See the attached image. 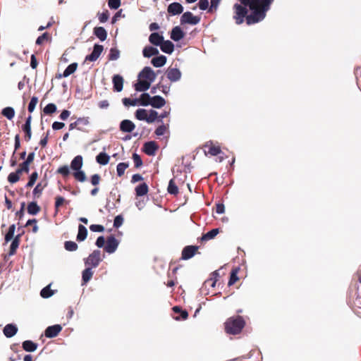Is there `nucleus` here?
Listing matches in <instances>:
<instances>
[{
	"mask_svg": "<svg viewBox=\"0 0 361 361\" xmlns=\"http://www.w3.org/2000/svg\"><path fill=\"white\" fill-rule=\"evenodd\" d=\"M242 4L249 6L252 11L247 18V24L251 25L262 20L274 0H239Z\"/></svg>",
	"mask_w": 361,
	"mask_h": 361,
	"instance_id": "f257e3e1",
	"label": "nucleus"
},
{
	"mask_svg": "<svg viewBox=\"0 0 361 361\" xmlns=\"http://www.w3.org/2000/svg\"><path fill=\"white\" fill-rule=\"evenodd\" d=\"M245 326V321L241 316L231 317L224 323V329L226 334L237 335L241 333Z\"/></svg>",
	"mask_w": 361,
	"mask_h": 361,
	"instance_id": "f03ea898",
	"label": "nucleus"
},
{
	"mask_svg": "<svg viewBox=\"0 0 361 361\" xmlns=\"http://www.w3.org/2000/svg\"><path fill=\"white\" fill-rule=\"evenodd\" d=\"M247 6H245L240 3L235 4L233 5V19L235 21V23L238 25H240L244 22L245 18L247 20V18L250 16L247 15L248 10L247 8Z\"/></svg>",
	"mask_w": 361,
	"mask_h": 361,
	"instance_id": "7ed1b4c3",
	"label": "nucleus"
},
{
	"mask_svg": "<svg viewBox=\"0 0 361 361\" xmlns=\"http://www.w3.org/2000/svg\"><path fill=\"white\" fill-rule=\"evenodd\" d=\"M102 261L100 250H94L85 261L87 267L96 268Z\"/></svg>",
	"mask_w": 361,
	"mask_h": 361,
	"instance_id": "20e7f679",
	"label": "nucleus"
},
{
	"mask_svg": "<svg viewBox=\"0 0 361 361\" xmlns=\"http://www.w3.org/2000/svg\"><path fill=\"white\" fill-rule=\"evenodd\" d=\"M200 20V17L194 16L190 11L185 12L180 18V23L182 25L183 24L197 25L199 23Z\"/></svg>",
	"mask_w": 361,
	"mask_h": 361,
	"instance_id": "39448f33",
	"label": "nucleus"
},
{
	"mask_svg": "<svg viewBox=\"0 0 361 361\" xmlns=\"http://www.w3.org/2000/svg\"><path fill=\"white\" fill-rule=\"evenodd\" d=\"M138 77L152 83L156 78V74L150 67L146 66L139 73Z\"/></svg>",
	"mask_w": 361,
	"mask_h": 361,
	"instance_id": "423d86ee",
	"label": "nucleus"
},
{
	"mask_svg": "<svg viewBox=\"0 0 361 361\" xmlns=\"http://www.w3.org/2000/svg\"><path fill=\"white\" fill-rule=\"evenodd\" d=\"M118 244V240L114 235H110L107 238L104 250L109 254L114 253L116 250Z\"/></svg>",
	"mask_w": 361,
	"mask_h": 361,
	"instance_id": "0eeeda50",
	"label": "nucleus"
},
{
	"mask_svg": "<svg viewBox=\"0 0 361 361\" xmlns=\"http://www.w3.org/2000/svg\"><path fill=\"white\" fill-rule=\"evenodd\" d=\"M199 247L196 245L185 246L182 251L181 258L184 260H188L192 258L198 250Z\"/></svg>",
	"mask_w": 361,
	"mask_h": 361,
	"instance_id": "6e6552de",
	"label": "nucleus"
},
{
	"mask_svg": "<svg viewBox=\"0 0 361 361\" xmlns=\"http://www.w3.org/2000/svg\"><path fill=\"white\" fill-rule=\"evenodd\" d=\"M158 149L159 146L154 141L147 142L143 145V152L149 156L155 155Z\"/></svg>",
	"mask_w": 361,
	"mask_h": 361,
	"instance_id": "1a4fd4ad",
	"label": "nucleus"
},
{
	"mask_svg": "<svg viewBox=\"0 0 361 361\" xmlns=\"http://www.w3.org/2000/svg\"><path fill=\"white\" fill-rule=\"evenodd\" d=\"M103 49L104 47L102 45L94 44L92 52L90 54L86 56L85 61H95L96 60H97V59L99 57L102 52L103 51Z\"/></svg>",
	"mask_w": 361,
	"mask_h": 361,
	"instance_id": "9d476101",
	"label": "nucleus"
},
{
	"mask_svg": "<svg viewBox=\"0 0 361 361\" xmlns=\"http://www.w3.org/2000/svg\"><path fill=\"white\" fill-rule=\"evenodd\" d=\"M31 121L32 116L30 115L26 118L25 123L22 126V130L25 133V140L26 142H29L32 137Z\"/></svg>",
	"mask_w": 361,
	"mask_h": 361,
	"instance_id": "9b49d317",
	"label": "nucleus"
},
{
	"mask_svg": "<svg viewBox=\"0 0 361 361\" xmlns=\"http://www.w3.org/2000/svg\"><path fill=\"white\" fill-rule=\"evenodd\" d=\"M166 75L168 79L171 82H176L179 80L181 77L180 71L176 68H169L166 71Z\"/></svg>",
	"mask_w": 361,
	"mask_h": 361,
	"instance_id": "f8f14e48",
	"label": "nucleus"
},
{
	"mask_svg": "<svg viewBox=\"0 0 361 361\" xmlns=\"http://www.w3.org/2000/svg\"><path fill=\"white\" fill-rule=\"evenodd\" d=\"M62 330V327L59 324L48 326L44 332V335L47 338L56 337Z\"/></svg>",
	"mask_w": 361,
	"mask_h": 361,
	"instance_id": "ddd939ff",
	"label": "nucleus"
},
{
	"mask_svg": "<svg viewBox=\"0 0 361 361\" xmlns=\"http://www.w3.org/2000/svg\"><path fill=\"white\" fill-rule=\"evenodd\" d=\"M167 11L173 16L179 15L183 13V7L180 3L173 2L169 5Z\"/></svg>",
	"mask_w": 361,
	"mask_h": 361,
	"instance_id": "4468645a",
	"label": "nucleus"
},
{
	"mask_svg": "<svg viewBox=\"0 0 361 361\" xmlns=\"http://www.w3.org/2000/svg\"><path fill=\"white\" fill-rule=\"evenodd\" d=\"M135 128V125L130 120L126 119L121 122L120 130L124 133H131Z\"/></svg>",
	"mask_w": 361,
	"mask_h": 361,
	"instance_id": "2eb2a0df",
	"label": "nucleus"
},
{
	"mask_svg": "<svg viewBox=\"0 0 361 361\" xmlns=\"http://www.w3.org/2000/svg\"><path fill=\"white\" fill-rule=\"evenodd\" d=\"M114 90L116 92H121L123 87V78L120 75H115L112 78Z\"/></svg>",
	"mask_w": 361,
	"mask_h": 361,
	"instance_id": "dca6fc26",
	"label": "nucleus"
},
{
	"mask_svg": "<svg viewBox=\"0 0 361 361\" xmlns=\"http://www.w3.org/2000/svg\"><path fill=\"white\" fill-rule=\"evenodd\" d=\"M17 331H18L17 326L13 324H8L6 325L3 330L4 334L7 338L13 337V336H15L16 334Z\"/></svg>",
	"mask_w": 361,
	"mask_h": 361,
	"instance_id": "f3484780",
	"label": "nucleus"
},
{
	"mask_svg": "<svg viewBox=\"0 0 361 361\" xmlns=\"http://www.w3.org/2000/svg\"><path fill=\"white\" fill-rule=\"evenodd\" d=\"M184 35L185 34L181 28L179 26H176L171 30V38L173 40L178 42L183 38Z\"/></svg>",
	"mask_w": 361,
	"mask_h": 361,
	"instance_id": "a211bd4d",
	"label": "nucleus"
},
{
	"mask_svg": "<svg viewBox=\"0 0 361 361\" xmlns=\"http://www.w3.org/2000/svg\"><path fill=\"white\" fill-rule=\"evenodd\" d=\"M150 82H147V80H145L143 79H140L135 84L134 87L137 92H145L150 87Z\"/></svg>",
	"mask_w": 361,
	"mask_h": 361,
	"instance_id": "6ab92c4d",
	"label": "nucleus"
},
{
	"mask_svg": "<svg viewBox=\"0 0 361 361\" xmlns=\"http://www.w3.org/2000/svg\"><path fill=\"white\" fill-rule=\"evenodd\" d=\"M78 68V63H73L70 64L63 71V74H59L56 75L57 78H67L70 75L75 73V71L77 70Z\"/></svg>",
	"mask_w": 361,
	"mask_h": 361,
	"instance_id": "aec40b11",
	"label": "nucleus"
},
{
	"mask_svg": "<svg viewBox=\"0 0 361 361\" xmlns=\"http://www.w3.org/2000/svg\"><path fill=\"white\" fill-rule=\"evenodd\" d=\"M160 48L163 52L171 54L174 50V45L169 40H163V42L160 44Z\"/></svg>",
	"mask_w": 361,
	"mask_h": 361,
	"instance_id": "412c9836",
	"label": "nucleus"
},
{
	"mask_svg": "<svg viewBox=\"0 0 361 361\" xmlns=\"http://www.w3.org/2000/svg\"><path fill=\"white\" fill-rule=\"evenodd\" d=\"M93 33L102 42L106 40L107 37V32L103 27H95L93 30Z\"/></svg>",
	"mask_w": 361,
	"mask_h": 361,
	"instance_id": "4be33fe9",
	"label": "nucleus"
},
{
	"mask_svg": "<svg viewBox=\"0 0 361 361\" xmlns=\"http://www.w3.org/2000/svg\"><path fill=\"white\" fill-rule=\"evenodd\" d=\"M204 148L207 149L205 150V154H209L212 156H216L221 152V149L219 146H216L211 143L210 145H205Z\"/></svg>",
	"mask_w": 361,
	"mask_h": 361,
	"instance_id": "5701e85b",
	"label": "nucleus"
},
{
	"mask_svg": "<svg viewBox=\"0 0 361 361\" xmlns=\"http://www.w3.org/2000/svg\"><path fill=\"white\" fill-rule=\"evenodd\" d=\"M166 104L165 99L161 96H154L152 98L151 106L154 108H161Z\"/></svg>",
	"mask_w": 361,
	"mask_h": 361,
	"instance_id": "b1692460",
	"label": "nucleus"
},
{
	"mask_svg": "<svg viewBox=\"0 0 361 361\" xmlns=\"http://www.w3.org/2000/svg\"><path fill=\"white\" fill-rule=\"evenodd\" d=\"M163 40V36L157 32L152 33L149 37V42L155 46H160Z\"/></svg>",
	"mask_w": 361,
	"mask_h": 361,
	"instance_id": "393cba45",
	"label": "nucleus"
},
{
	"mask_svg": "<svg viewBox=\"0 0 361 361\" xmlns=\"http://www.w3.org/2000/svg\"><path fill=\"white\" fill-rule=\"evenodd\" d=\"M82 166V157L80 155H78L74 157V159L71 161V168L73 171H78Z\"/></svg>",
	"mask_w": 361,
	"mask_h": 361,
	"instance_id": "a878e982",
	"label": "nucleus"
},
{
	"mask_svg": "<svg viewBox=\"0 0 361 361\" xmlns=\"http://www.w3.org/2000/svg\"><path fill=\"white\" fill-rule=\"evenodd\" d=\"M219 277V271L216 270L213 271L210 274L209 279L205 281L204 285L205 286H210L211 287L214 288L216 286V283L218 281V278Z\"/></svg>",
	"mask_w": 361,
	"mask_h": 361,
	"instance_id": "bb28decb",
	"label": "nucleus"
},
{
	"mask_svg": "<svg viewBox=\"0 0 361 361\" xmlns=\"http://www.w3.org/2000/svg\"><path fill=\"white\" fill-rule=\"evenodd\" d=\"M20 237L21 234H18L14 237L10 246L9 255H13L16 254V250L18 249L20 244Z\"/></svg>",
	"mask_w": 361,
	"mask_h": 361,
	"instance_id": "cd10ccee",
	"label": "nucleus"
},
{
	"mask_svg": "<svg viewBox=\"0 0 361 361\" xmlns=\"http://www.w3.org/2000/svg\"><path fill=\"white\" fill-rule=\"evenodd\" d=\"M93 271L92 270L91 267H87L85 269L82 271V285L86 284L87 282H89L93 276Z\"/></svg>",
	"mask_w": 361,
	"mask_h": 361,
	"instance_id": "c85d7f7f",
	"label": "nucleus"
},
{
	"mask_svg": "<svg viewBox=\"0 0 361 361\" xmlns=\"http://www.w3.org/2000/svg\"><path fill=\"white\" fill-rule=\"evenodd\" d=\"M219 233V228L212 229L211 231H208L207 233L203 234L200 240H201V241H207V240H212V239L214 238Z\"/></svg>",
	"mask_w": 361,
	"mask_h": 361,
	"instance_id": "c756f323",
	"label": "nucleus"
},
{
	"mask_svg": "<svg viewBox=\"0 0 361 361\" xmlns=\"http://www.w3.org/2000/svg\"><path fill=\"white\" fill-rule=\"evenodd\" d=\"M166 62V57L164 55H161L154 57L152 59V64L157 68L163 66Z\"/></svg>",
	"mask_w": 361,
	"mask_h": 361,
	"instance_id": "7c9ffc66",
	"label": "nucleus"
},
{
	"mask_svg": "<svg viewBox=\"0 0 361 361\" xmlns=\"http://www.w3.org/2000/svg\"><path fill=\"white\" fill-rule=\"evenodd\" d=\"M142 54L145 57L149 58L154 55H157L159 50L155 47L147 46L144 48Z\"/></svg>",
	"mask_w": 361,
	"mask_h": 361,
	"instance_id": "2f4dec72",
	"label": "nucleus"
},
{
	"mask_svg": "<svg viewBox=\"0 0 361 361\" xmlns=\"http://www.w3.org/2000/svg\"><path fill=\"white\" fill-rule=\"evenodd\" d=\"M149 188L147 183H143L135 188V194L137 196H143L147 194Z\"/></svg>",
	"mask_w": 361,
	"mask_h": 361,
	"instance_id": "473e14b6",
	"label": "nucleus"
},
{
	"mask_svg": "<svg viewBox=\"0 0 361 361\" xmlns=\"http://www.w3.org/2000/svg\"><path fill=\"white\" fill-rule=\"evenodd\" d=\"M152 98V97H150V95L148 93H142L140 95V98L137 99L139 100L138 104L145 106L150 105Z\"/></svg>",
	"mask_w": 361,
	"mask_h": 361,
	"instance_id": "72a5a7b5",
	"label": "nucleus"
},
{
	"mask_svg": "<svg viewBox=\"0 0 361 361\" xmlns=\"http://www.w3.org/2000/svg\"><path fill=\"white\" fill-rule=\"evenodd\" d=\"M37 344L32 341L27 340L23 343V348L27 352H34L37 350Z\"/></svg>",
	"mask_w": 361,
	"mask_h": 361,
	"instance_id": "f704fd0d",
	"label": "nucleus"
},
{
	"mask_svg": "<svg viewBox=\"0 0 361 361\" xmlns=\"http://www.w3.org/2000/svg\"><path fill=\"white\" fill-rule=\"evenodd\" d=\"M87 235V228L82 224L78 226V233L77 235V240L78 241H83L86 239Z\"/></svg>",
	"mask_w": 361,
	"mask_h": 361,
	"instance_id": "c9c22d12",
	"label": "nucleus"
},
{
	"mask_svg": "<svg viewBox=\"0 0 361 361\" xmlns=\"http://www.w3.org/2000/svg\"><path fill=\"white\" fill-rule=\"evenodd\" d=\"M110 159V157L105 152H100L96 157V161L101 165H106Z\"/></svg>",
	"mask_w": 361,
	"mask_h": 361,
	"instance_id": "e433bc0d",
	"label": "nucleus"
},
{
	"mask_svg": "<svg viewBox=\"0 0 361 361\" xmlns=\"http://www.w3.org/2000/svg\"><path fill=\"white\" fill-rule=\"evenodd\" d=\"M173 311L175 312V313H180V316L179 317H176L175 319L176 320H179L180 319H186L188 317V313L187 311L185 310H183L181 309L180 307L179 306H174L173 308Z\"/></svg>",
	"mask_w": 361,
	"mask_h": 361,
	"instance_id": "4c0bfd02",
	"label": "nucleus"
},
{
	"mask_svg": "<svg viewBox=\"0 0 361 361\" xmlns=\"http://www.w3.org/2000/svg\"><path fill=\"white\" fill-rule=\"evenodd\" d=\"M167 191L171 195H177L178 194V192H179L178 188L176 185L173 179L170 180V181L169 183Z\"/></svg>",
	"mask_w": 361,
	"mask_h": 361,
	"instance_id": "58836bf2",
	"label": "nucleus"
},
{
	"mask_svg": "<svg viewBox=\"0 0 361 361\" xmlns=\"http://www.w3.org/2000/svg\"><path fill=\"white\" fill-rule=\"evenodd\" d=\"M27 209V212L32 215H35L40 211L39 206H38L37 202H32L29 203Z\"/></svg>",
	"mask_w": 361,
	"mask_h": 361,
	"instance_id": "ea45409f",
	"label": "nucleus"
},
{
	"mask_svg": "<svg viewBox=\"0 0 361 361\" xmlns=\"http://www.w3.org/2000/svg\"><path fill=\"white\" fill-rule=\"evenodd\" d=\"M1 114L8 120H11L15 116V111L12 107H5L2 109Z\"/></svg>",
	"mask_w": 361,
	"mask_h": 361,
	"instance_id": "a19ab883",
	"label": "nucleus"
},
{
	"mask_svg": "<svg viewBox=\"0 0 361 361\" xmlns=\"http://www.w3.org/2000/svg\"><path fill=\"white\" fill-rule=\"evenodd\" d=\"M135 117L137 120L145 121L147 119V112L146 109H139L135 111Z\"/></svg>",
	"mask_w": 361,
	"mask_h": 361,
	"instance_id": "79ce46f5",
	"label": "nucleus"
},
{
	"mask_svg": "<svg viewBox=\"0 0 361 361\" xmlns=\"http://www.w3.org/2000/svg\"><path fill=\"white\" fill-rule=\"evenodd\" d=\"M64 203H68V201H66L64 197L61 196H56L55 197V212L56 213H58L59 211V208L64 204Z\"/></svg>",
	"mask_w": 361,
	"mask_h": 361,
	"instance_id": "37998d69",
	"label": "nucleus"
},
{
	"mask_svg": "<svg viewBox=\"0 0 361 361\" xmlns=\"http://www.w3.org/2000/svg\"><path fill=\"white\" fill-rule=\"evenodd\" d=\"M128 166H129L128 163H126V162L119 163L116 166V172H117L118 176H119V177L122 176L124 174L126 169Z\"/></svg>",
	"mask_w": 361,
	"mask_h": 361,
	"instance_id": "c03bdc74",
	"label": "nucleus"
},
{
	"mask_svg": "<svg viewBox=\"0 0 361 361\" xmlns=\"http://www.w3.org/2000/svg\"><path fill=\"white\" fill-rule=\"evenodd\" d=\"M46 185H47L46 183L44 185H42V183H37V185L35 186V188H34V190L32 191L34 196L35 197L39 198L41 196L42 191L44 189V188L46 187Z\"/></svg>",
	"mask_w": 361,
	"mask_h": 361,
	"instance_id": "a18cd8bd",
	"label": "nucleus"
},
{
	"mask_svg": "<svg viewBox=\"0 0 361 361\" xmlns=\"http://www.w3.org/2000/svg\"><path fill=\"white\" fill-rule=\"evenodd\" d=\"M56 106L53 103L48 104L43 109V112L46 115H51L56 111Z\"/></svg>",
	"mask_w": 361,
	"mask_h": 361,
	"instance_id": "49530a36",
	"label": "nucleus"
},
{
	"mask_svg": "<svg viewBox=\"0 0 361 361\" xmlns=\"http://www.w3.org/2000/svg\"><path fill=\"white\" fill-rule=\"evenodd\" d=\"M15 230H16L15 224H12L9 226L8 231L5 235L6 243L9 242L11 240H12L13 238Z\"/></svg>",
	"mask_w": 361,
	"mask_h": 361,
	"instance_id": "de8ad7c7",
	"label": "nucleus"
},
{
	"mask_svg": "<svg viewBox=\"0 0 361 361\" xmlns=\"http://www.w3.org/2000/svg\"><path fill=\"white\" fill-rule=\"evenodd\" d=\"M64 247L67 251L73 252L78 249V246L74 241L69 240L64 243Z\"/></svg>",
	"mask_w": 361,
	"mask_h": 361,
	"instance_id": "09e8293b",
	"label": "nucleus"
},
{
	"mask_svg": "<svg viewBox=\"0 0 361 361\" xmlns=\"http://www.w3.org/2000/svg\"><path fill=\"white\" fill-rule=\"evenodd\" d=\"M50 39V35L48 32H44L37 37V39H36V44L42 45L44 43V42L48 41Z\"/></svg>",
	"mask_w": 361,
	"mask_h": 361,
	"instance_id": "8fccbe9b",
	"label": "nucleus"
},
{
	"mask_svg": "<svg viewBox=\"0 0 361 361\" xmlns=\"http://www.w3.org/2000/svg\"><path fill=\"white\" fill-rule=\"evenodd\" d=\"M74 178H75V180L80 181V182H85L86 180V175L84 171H80V170H78V171H75L73 173Z\"/></svg>",
	"mask_w": 361,
	"mask_h": 361,
	"instance_id": "3c124183",
	"label": "nucleus"
},
{
	"mask_svg": "<svg viewBox=\"0 0 361 361\" xmlns=\"http://www.w3.org/2000/svg\"><path fill=\"white\" fill-rule=\"evenodd\" d=\"M30 164H29L26 161H24L23 163H21L19 165L18 169H17L18 173H20L21 174L23 172H25L26 173H28L29 171H30V168H29Z\"/></svg>",
	"mask_w": 361,
	"mask_h": 361,
	"instance_id": "603ef678",
	"label": "nucleus"
},
{
	"mask_svg": "<svg viewBox=\"0 0 361 361\" xmlns=\"http://www.w3.org/2000/svg\"><path fill=\"white\" fill-rule=\"evenodd\" d=\"M54 294L52 290L50 289V285L44 287L40 292V295L44 298H48Z\"/></svg>",
	"mask_w": 361,
	"mask_h": 361,
	"instance_id": "864d4df0",
	"label": "nucleus"
},
{
	"mask_svg": "<svg viewBox=\"0 0 361 361\" xmlns=\"http://www.w3.org/2000/svg\"><path fill=\"white\" fill-rule=\"evenodd\" d=\"M37 178H38L37 172L35 171V172L32 173V174L29 177L28 182L26 184V188H32L35 185Z\"/></svg>",
	"mask_w": 361,
	"mask_h": 361,
	"instance_id": "5fc2aeb1",
	"label": "nucleus"
},
{
	"mask_svg": "<svg viewBox=\"0 0 361 361\" xmlns=\"http://www.w3.org/2000/svg\"><path fill=\"white\" fill-rule=\"evenodd\" d=\"M20 173H18V171L11 173L8 176V181L11 183H15L20 180Z\"/></svg>",
	"mask_w": 361,
	"mask_h": 361,
	"instance_id": "6e6d98bb",
	"label": "nucleus"
},
{
	"mask_svg": "<svg viewBox=\"0 0 361 361\" xmlns=\"http://www.w3.org/2000/svg\"><path fill=\"white\" fill-rule=\"evenodd\" d=\"M138 99H130L125 97L122 99L123 104L126 106H136L138 104Z\"/></svg>",
	"mask_w": 361,
	"mask_h": 361,
	"instance_id": "4d7b16f0",
	"label": "nucleus"
},
{
	"mask_svg": "<svg viewBox=\"0 0 361 361\" xmlns=\"http://www.w3.org/2000/svg\"><path fill=\"white\" fill-rule=\"evenodd\" d=\"M120 51L116 48H111L109 54V59L111 61L116 60L119 58Z\"/></svg>",
	"mask_w": 361,
	"mask_h": 361,
	"instance_id": "13d9d810",
	"label": "nucleus"
},
{
	"mask_svg": "<svg viewBox=\"0 0 361 361\" xmlns=\"http://www.w3.org/2000/svg\"><path fill=\"white\" fill-rule=\"evenodd\" d=\"M237 274H238L237 269L232 270V271L231 273L230 279H229V281L228 283V285L229 286L233 285L237 281H238L239 279L237 276Z\"/></svg>",
	"mask_w": 361,
	"mask_h": 361,
	"instance_id": "bf43d9fd",
	"label": "nucleus"
},
{
	"mask_svg": "<svg viewBox=\"0 0 361 361\" xmlns=\"http://www.w3.org/2000/svg\"><path fill=\"white\" fill-rule=\"evenodd\" d=\"M38 102V97H35V96H33L31 99H30V102L28 104V106H27V110L30 113H32L35 109V106L37 105Z\"/></svg>",
	"mask_w": 361,
	"mask_h": 361,
	"instance_id": "052dcab7",
	"label": "nucleus"
},
{
	"mask_svg": "<svg viewBox=\"0 0 361 361\" xmlns=\"http://www.w3.org/2000/svg\"><path fill=\"white\" fill-rule=\"evenodd\" d=\"M132 158L133 159L135 168H140L142 166V160L139 154L137 153H133Z\"/></svg>",
	"mask_w": 361,
	"mask_h": 361,
	"instance_id": "680f3d73",
	"label": "nucleus"
},
{
	"mask_svg": "<svg viewBox=\"0 0 361 361\" xmlns=\"http://www.w3.org/2000/svg\"><path fill=\"white\" fill-rule=\"evenodd\" d=\"M157 118L159 119L158 113L154 110H150L149 116L147 115V122L152 123Z\"/></svg>",
	"mask_w": 361,
	"mask_h": 361,
	"instance_id": "e2e57ef3",
	"label": "nucleus"
},
{
	"mask_svg": "<svg viewBox=\"0 0 361 361\" xmlns=\"http://www.w3.org/2000/svg\"><path fill=\"white\" fill-rule=\"evenodd\" d=\"M37 221L36 219H29L26 224H25V226H32V231L34 233H36L37 231H38V226L37 225Z\"/></svg>",
	"mask_w": 361,
	"mask_h": 361,
	"instance_id": "0e129e2a",
	"label": "nucleus"
},
{
	"mask_svg": "<svg viewBox=\"0 0 361 361\" xmlns=\"http://www.w3.org/2000/svg\"><path fill=\"white\" fill-rule=\"evenodd\" d=\"M97 16L101 23H105L108 20L109 18V12L108 10H106L102 13H98Z\"/></svg>",
	"mask_w": 361,
	"mask_h": 361,
	"instance_id": "69168bd1",
	"label": "nucleus"
},
{
	"mask_svg": "<svg viewBox=\"0 0 361 361\" xmlns=\"http://www.w3.org/2000/svg\"><path fill=\"white\" fill-rule=\"evenodd\" d=\"M57 173L61 174L63 177H67L70 174V170L68 166L64 165L58 169Z\"/></svg>",
	"mask_w": 361,
	"mask_h": 361,
	"instance_id": "338daca9",
	"label": "nucleus"
},
{
	"mask_svg": "<svg viewBox=\"0 0 361 361\" xmlns=\"http://www.w3.org/2000/svg\"><path fill=\"white\" fill-rule=\"evenodd\" d=\"M78 126H81L83 128V126H88L90 123L88 117H80L76 121Z\"/></svg>",
	"mask_w": 361,
	"mask_h": 361,
	"instance_id": "774afa93",
	"label": "nucleus"
}]
</instances>
